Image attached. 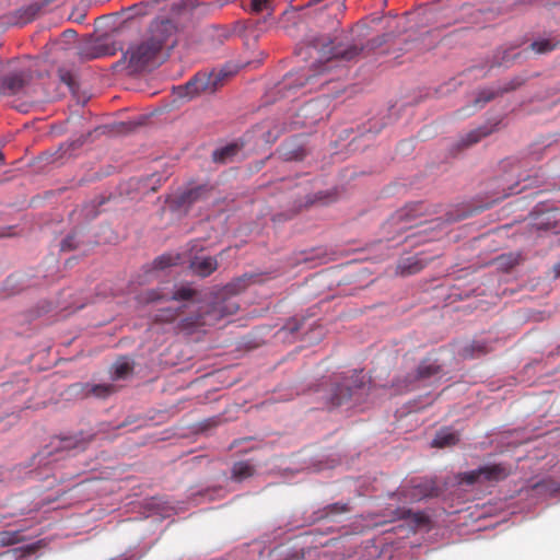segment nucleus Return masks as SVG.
<instances>
[{
  "label": "nucleus",
  "instance_id": "f257e3e1",
  "mask_svg": "<svg viewBox=\"0 0 560 560\" xmlns=\"http://www.w3.org/2000/svg\"><path fill=\"white\" fill-rule=\"evenodd\" d=\"M174 32V25L171 21H155L151 24L149 35L139 43L128 47L122 54L121 59L116 67L133 74L144 70L154 63L162 47L167 43Z\"/></svg>",
  "mask_w": 560,
  "mask_h": 560
},
{
  "label": "nucleus",
  "instance_id": "f03ea898",
  "mask_svg": "<svg viewBox=\"0 0 560 560\" xmlns=\"http://www.w3.org/2000/svg\"><path fill=\"white\" fill-rule=\"evenodd\" d=\"M228 73L223 70H213L211 72H199L185 85L177 88L179 97L191 100L201 94H212L223 85Z\"/></svg>",
  "mask_w": 560,
  "mask_h": 560
},
{
  "label": "nucleus",
  "instance_id": "7ed1b4c3",
  "mask_svg": "<svg viewBox=\"0 0 560 560\" xmlns=\"http://www.w3.org/2000/svg\"><path fill=\"white\" fill-rule=\"evenodd\" d=\"M237 310L238 304L233 299H221L209 305L191 325L196 327L213 326L224 317L235 314Z\"/></svg>",
  "mask_w": 560,
  "mask_h": 560
},
{
  "label": "nucleus",
  "instance_id": "20e7f679",
  "mask_svg": "<svg viewBox=\"0 0 560 560\" xmlns=\"http://www.w3.org/2000/svg\"><path fill=\"white\" fill-rule=\"evenodd\" d=\"M510 474V469L502 464H492L482 466L476 470L466 472L462 477V481L472 485L480 481H499Z\"/></svg>",
  "mask_w": 560,
  "mask_h": 560
},
{
  "label": "nucleus",
  "instance_id": "39448f33",
  "mask_svg": "<svg viewBox=\"0 0 560 560\" xmlns=\"http://www.w3.org/2000/svg\"><path fill=\"white\" fill-rule=\"evenodd\" d=\"M425 207L421 202L410 203L398 210L393 217L394 224L398 225V230H406L422 224L417 221L424 214Z\"/></svg>",
  "mask_w": 560,
  "mask_h": 560
},
{
  "label": "nucleus",
  "instance_id": "423d86ee",
  "mask_svg": "<svg viewBox=\"0 0 560 560\" xmlns=\"http://www.w3.org/2000/svg\"><path fill=\"white\" fill-rule=\"evenodd\" d=\"M219 264L214 257L206 255H195L189 260V268L194 275L199 277H208L217 270Z\"/></svg>",
  "mask_w": 560,
  "mask_h": 560
},
{
  "label": "nucleus",
  "instance_id": "0eeeda50",
  "mask_svg": "<svg viewBox=\"0 0 560 560\" xmlns=\"http://www.w3.org/2000/svg\"><path fill=\"white\" fill-rule=\"evenodd\" d=\"M194 295L192 289L188 287H179L172 293L150 291L148 293V301L153 302L158 300H174V301H186L191 299Z\"/></svg>",
  "mask_w": 560,
  "mask_h": 560
},
{
  "label": "nucleus",
  "instance_id": "6e6552de",
  "mask_svg": "<svg viewBox=\"0 0 560 560\" xmlns=\"http://www.w3.org/2000/svg\"><path fill=\"white\" fill-rule=\"evenodd\" d=\"M363 382L360 385H355L354 389L349 386H338L330 397V402L334 407H339L347 404L357 393L361 389Z\"/></svg>",
  "mask_w": 560,
  "mask_h": 560
},
{
  "label": "nucleus",
  "instance_id": "1a4fd4ad",
  "mask_svg": "<svg viewBox=\"0 0 560 560\" xmlns=\"http://www.w3.org/2000/svg\"><path fill=\"white\" fill-rule=\"evenodd\" d=\"M115 50V47H109L107 39H97L93 44V48L90 50L88 47H85L82 50V55L89 59H93L101 56L113 55Z\"/></svg>",
  "mask_w": 560,
  "mask_h": 560
},
{
  "label": "nucleus",
  "instance_id": "9d476101",
  "mask_svg": "<svg viewBox=\"0 0 560 560\" xmlns=\"http://www.w3.org/2000/svg\"><path fill=\"white\" fill-rule=\"evenodd\" d=\"M86 441L79 436H66L62 439H58L54 445L55 450L58 451H72L79 450L82 451L85 448Z\"/></svg>",
  "mask_w": 560,
  "mask_h": 560
},
{
  "label": "nucleus",
  "instance_id": "9b49d317",
  "mask_svg": "<svg viewBox=\"0 0 560 560\" xmlns=\"http://www.w3.org/2000/svg\"><path fill=\"white\" fill-rule=\"evenodd\" d=\"M205 191L206 189L203 186L185 190L176 197V202L179 207H188L198 201L203 196Z\"/></svg>",
  "mask_w": 560,
  "mask_h": 560
},
{
  "label": "nucleus",
  "instance_id": "f8f14e48",
  "mask_svg": "<svg viewBox=\"0 0 560 560\" xmlns=\"http://www.w3.org/2000/svg\"><path fill=\"white\" fill-rule=\"evenodd\" d=\"M361 50H362V48L359 47L358 45H349L347 47H345L343 45H337V46H334L329 50V52H330V58H340V59H345V60H352L360 54Z\"/></svg>",
  "mask_w": 560,
  "mask_h": 560
},
{
  "label": "nucleus",
  "instance_id": "ddd939ff",
  "mask_svg": "<svg viewBox=\"0 0 560 560\" xmlns=\"http://www.w3.org/2000/svg\"><path fill=\"white\" fill-rule=\"evenodd\" d=\"M458 442V434L450 429L440 430L432 441L433 447H447Z\"/></svg>",
  "mask_w": 560,
  "mask_h": 560
},
{
  "label": "nucleus",
  "instance_id": "4468645a",
  "mask_svg": "<svg viewBox=\"0 0 560 560\" xmlns=\"http://www.w3.org/2000/svg\"><path fill=\"white\" fill-rule=\"evenodd\" d=\"M25 73L23 71L9 75L3 81L4 89L10 94H15L22 90L25 84Z\"/></svg>",
  "mask_w": 560,
  "mask_h": 560
},
{
  "label": "nucleus",
  "instance_id": "2eb2a0df",
  "mask_svg": "<svg viewBox=\"0 0 560 560\" xmlns=\"http://www.w3.org/2000/svg\"><path fill=\"white\" fill-rule=\"evenodd\" d=\"M254 471H255L254 466L252 464H249L248 462L235 463L232 468L233 478L238 481H242V480L250 477L254 474Z\"/></svg>",
  "mask_w": 560,
  "mask_h": 560
},
{
  "label": "nucleus",
  "instance_id": "dca6fc26",
  "mask_svg": "<svg viewBox=\"0 0 560 560\" xmlns=\"http://www.w3.org/2000/svg\"><path fill=\"white\" fill-rule=\"evenodd\" d=\"M424 264L418 257H409L401 264H399L398 269L401 275H412L420 271L423 268Z\"/></svg>",
  "mask_w": 560,
  "mask_h": 560
},
{
  "label": "nucleus",
  "instance_id": "f3484780",
  "mask_svg": "<svg viewBox=\"0 0 560 560\" xmlns=\"http://www.w3.org/2000/svg\"><path fill=\"white\" fill-rule=\"evenodd\" d=\"M238 152L237 144H229L213 152V160L220 163H226Z\"/></svg>",
  "mask_w": 560,
  "mask_h": 560
},
{
  "label": "nucleus",
  "instance_id": "a211bd4d",
  "mask_svg": "<svg viewBox=\"0 0 560 560\" xmlns=\"http://www.w3.org/2000/svg\"><path fill=\"white\" fill-rule=\"evenodd\" d=\"M492 127L482 126L475 130H471L468 132L465 138H463L464 145H471L474 143H477L480 139L483 137L490 135L492 132Z\"/></svg>",
  "mask_w": 560,
  "mask_h": 560
},
{
  "label": "nucleus",
  "instance_id": "6ab92c4d",
  "mask_svg": "<svg viewBox=\"0 0 560 560\" xmlns=\"http://www.w3.org/2000/svg\"><path fill=\"white\" fill-rule=\"evenodd\" d=\"M131 372V363L127 359L118 360L114 365L113 378L114 380H124Z\"/></svg>",
  "mask_w": 560,
  "mask_h": 560
},
{
  "label": "nucleus",
  "instance_id": "aec40b11",
  "mask_svg": "<svg viewBox=\"0 0 560 560\" xmlns=\"http://www.w3.org/2000/svg\"><path fill=\"white\" fill-rule=\"evenodd\" d=\"M178 260H179L178 256H174L171 254L162 255L153 261L152 270L153 271L163 270L167 267L176 265Z\"/></svg>",
  "mask_w": 560,
  "mask_h": 560
},
{
  "label": "nucleus",
  "instance_id": "412c9836",
  "mask_svg": "<svg viewBox=\"0 0 560 560\" xmlns=\"http://www.w3.org/2000/svg\"><path fill=\"white\" fill-rule=\"evenodd\" d=\"M88 393L100 398H104L113 393V386L108 384L89 385Z\"/></svg>",
  "mask_w": 560,
  "mask_h": 560
},
{
  "label": "nucleus",
  "instance_id": "4be33fe9",
  "mask_svg": "<svg viewBox=\"0 0 560 560\" xmlns=\"http://www.w3.org/2000/svg\"><path fill=\"white\" fill-rule=\"evenodd\" d=\"M252 11L255 13L267 12L268 15H271L273 12L272 1L271 0H252Z\"/></svg>",
  "mask_w": 560,
  "mask_h": 560
},
{
  "label": "nucleus",
  "instance_id": "5701e85b",
  "mask_svg": "<svg viewBox=\"0 0 560 560\" xmlns=\"http://www.w3.org/2000/svg\"><path fill=\"white\" fill-rule=\"evenodd\" d=\"M532 49L537 54H546L555 48V44L549 39H540L530 44Z\"/></svg>",
  "mask_w": 560,
  "mask_h": 560
},
{
  "label": "nucleus",
  "instance_id": "b1692460",
  "mask_svg": "<svg viewBox=\"0 0 560 560\" xmlns=\"http://www.w3.org/2000/svg\"><path fill=\"white\" fill-rule=\"evenodd\" d=\"M430 494H431V491L427 487H423L422 485L418 483L412 487V490L409 494V500L410 501H419L422 498L428 497Z\"/></svg>",
  "mask_w": 560,
  "mask_h": 560
},
{
  "label": "nucleus",
  "instance_id": "393cba45",
  "mask_svg": "<svg viewBox=\"0 0 560 560\" xmlns=\"http://www.w3.org/2000/svg\"><path fill=\"white\" fill-rule=\"evenodd\" d=\"M494 97V92L489 90L480 91L475 98V105L480 108L482 107L487 102L492 100Z\"/></svg>",
  "mask_w": 560,
  "mask_h": 560
},
{
  "label": "nucleus",
  "instance_id": "a878e982",
  "mask_svg": "<svg viewBox=\"0 0 560 560\" xmlns=\"http://www.w3.org/2000/svg\"><path fill=\"white\" fill-rule=\"evenodd\" d=\"M307 81V78L303 74L301 75L299 79H294L293 78V74H290L285 78L284 82H283V85L285 88H292L293 85L294 86H303L305 84V82Z\"/></svg>",
  "mask_w": 560,
  "mask_h": 560
},
{
  "label": "nucleus",
  "instance_id": "bb28decb",
  "mask_svg": "<svg viewBox=\"0 0 560 560\" xmlns=\"http://www.w3.org/2000/svg\"><path fill=\"white\" fill-rule=\"evenodd\" d=\"M435 371L436 368L432 364L422 363L418 368V374L421 378L430 376L431 374L435 373Z\"/></svg>",
  "mask_w": 560,
  "mask_h": 560
},
{
  "label": "nucleus",
  "instance_id": "cd10ccee",
  "mask_svg": "<svg viewBox=\"0 0 560 560\" xmlns=\"http://www.w3.org/2000/svg\"><path fill=\"white\" fill-rule=\"evenodd\" d=\"M73 240H74V236H73V235L66 237V238L61 242V249H62V250H68V249H72V248H74V247H75V245L73 244Z\"/></svg>",
  "mask_w": 560,
  "mask_h": 560
},
{
  "label": "nucleus",
  "instance_id": "c85d7f7f",
  "mask_svg": "<svg viewBox=\"0 0 560 560\" xmlns=\"http://www.w3.org/2000/svg\"><path fill=\"white\" fill-rule=\"evenodd\" d=\"M128 12H129L128 18H132V16H135V15H139V14H141V13H142V12H141V8H140V7H137V5H135V7H130V8L128 9Z\"/></svg>",
  "mask_w": 560,
  "mask_h": 560
},
{
  "label": "nucleus",
  "instance_id": "c756f323",
  "mask_svg": "<svg viewBox=\"0 0 560 560\" xmlns=\"http://www.w3.org/2000/svg\"><path fill=\"white\" fill-rule=\"evenodd\" d=\"M499 259H500V261H501L500 264H501L502 266H503V265H505V262H504V259H505V258H504L503 256H502V257H500ZM516 262H517V256H514V257H511V259H510L509 264H506V266L512 267V266H513V265H515Z\"/></svg>",
  "mask_w": 560,
  "mask_h": 560
},
{
  "label": "nucleus",
  "instance_id": "7c9ffc66",
  "mask_svg": "<svg viewBox=\"0 0 560 560\" xmlns=\"http://www.w3.org/2000/svg\"><path fill=\"white\" fill-rule=\"evenodd\" d=\"M175 316H176V314L174 312L167 311L165 316H161V319L162 320H172L175 318Z\"/></svg>",
  "mask_w": 560,
  "mask_h": 560
},
{
  "label": "nucleus",
  "instance_id": "2f4dec72",
  "mask_svg": "<svg viewBox=\"0 0 560 560\" xmlns=\"http://www.w3.org/2000/svg\"><path fill=\"white\" fill-rule=\"evenodd\" d=\"M521 84H522V81H520V80L512 81V82L510 83V85H509L508 88H505V90H506V91H508V90H514V89H516L517 86H520Z\"/></svg>",
  "mask_w": 560,
  "mask_h": 560
},
{
  "label": "nucleus",
  "instance_id": "473e14b6",
  "mask_svg": "<svg viewBox=\"0 0 560 560\" xmlns=\"http://www.w3.org/2000/svg\"><path fill=\"white\" fill-rule=\"evenodd\" d=\"M0 541L2 544H11L12 539L9 537V534H2L0 537Z\"/></svg>",
  "mask_w": 560,
  "mask_h": 560
},
{
  "label": "nucleus",
  "instance_id": "72a5a7b5",
  "mask_svg": "<svg viewBox=\"0 0 560 560\" xmlns=\"http://www.w3.org/2000/svg\"><path fill=\"white\" fill-rule=\"evenodd\" d=\"M243 281H244V280L240 279V280L237 281V283H234V284L229 285V287H228V290H229L230 292H236L237 290H235L234 288H235L237 284L243 283Z\"/></svg>",
  "mask_w": 560,
  "mask_h": 560
},
{
  "label": "nucleus",
  "instance_id": "f704fd0d",
  "mask_svg": "<svg viewBox=\"0 0 560 560\" xmlns=\"http://www.w3.org/2000/svg\"><path fill=\"white\" fill-rule=\"evenodd\" d=\"M537 226H538V229H545V230H548L550 228L549 223L548 222H544V221L537 223Z\"/></svg>",
  "mask_w": 560,
  "mask_h": 560
},
{
  "label": "nucleus",
  "instance_id": "c9c22d12",
  "mask_svg": "<svg viewBox=\"0 0 560 560\" xmlns=\"http://www.w3.org/2000/svg\"><path fill=\"white\" fill-rule=\"evenodd\" d=\"M316 105H317L316 103H310L308 105H306V106H305L304 110H305L306 113H308V112H311L313 108H315V107H316Z\"/></svg>",
  "mask_w": 560,
  "mask_h": 560
},
{
  "label": "nucleus",
  "instance_id": "e433bc0d",
  "mask_svg": "<svg viewBox=\"0 0 560 560\" xmlns=\"http://www.w3.org/2000/svg\"><path fill=\"white\" fill-rule=\"evenodd\" d=\"M513 57H515V55H513ZM511 58H512V56H510V55L504 56V57H502V61H501V62H502V63H503V62H508Z\"/></svg>",
  "mask_w": 560,
  "mask_h": 560
},
{
  "label": "nucleus",
  "instance_id": "4c0bfd02",
  "mask_svg": "<svg viewBox=\"0 0 560 560\" xmlns=\"http://www.w3.org/2000/svg\"><path fill=\"white\" fill-rule=\"evenodd\" d=\"M462 218H463L462 215L456 217V218L448 217V218H447V221H456V220H459V219H462Z\"/></svg>",
  "mask_w": 560,
  "mask_h": 560
},
{
  "label": "nucleus",
  "instance_id": "58836bf2",
  "mask_svg": "<svg viewBox=\"0 0 560 560\" xmlns=\"http://www.w3.org/2000/svg\"><path fill=\"white\" fill-rule=\"evenodd\" d=\"M555 271H556L557 276H560V264L556 265Z\"/></svg>",
  "mask_w": 560,
  "mask_h": 560
},
{
  "label": "nucleus",
  "instance_id": "ea45409f",
  "mask_svg": "<svg viewBox=\"0 0 560 560\" xmlns=\"http://www.w3.org/2000/svg\"><path fill=\"white\" fill-rule=\"evenodd\" d=\"M431 224H434V226L440 225V219L432 220Z\"/></svg>",
  "mask_w": 560,
  "mask_h": 560
},
{
  "label": "nucleus",
  "instance_id": "a19ab883",
  "mask_svg": "<svg viewBox=\"0 0 560 560\" xmlns=\"http://www.w3.org/2000/svg\"><path fill=\"white\" fill-rule=\"evenodd\" d=\"M4 162V156L2 154V152L0 151V166L3 164Z\"/></svg>",
  "mask_w": 560,
  "mask_h": 560
},
{
  "label": "nucleus",
  "instance_id": "79ce46f5",
  "mask_svg": "<svg viewBox=\"0 0 560 560\" xmlns=\"http://www.w3.org/2000/svg\"><path fill=\"white\" fill-rule=\"evenodd\" d=\"M2 67H3L2 62L0 61V72L2 71Z\"/></svg>",
  "mask_w": 560,
  "mask_h": 560
}]
</instances>
